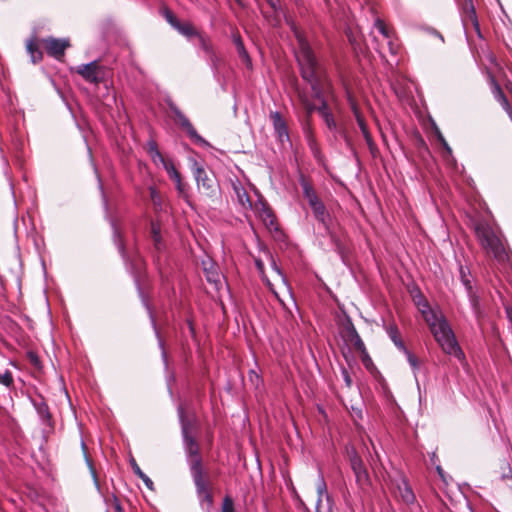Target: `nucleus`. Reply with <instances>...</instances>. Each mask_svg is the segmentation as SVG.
<instances>
[{"label":"nucleus","mask_w":512,"mask_h":512,"mask_svg":"<svg viewBox=\"0 0 512 512\" xmlns=\"http://www.w3.org/2000/svg\"><path fill=\"white\" fill-rule=\"evenodd\" d=\"M274 13L279 14L283 12L280 0H265Z\"/></svg>","instance_id":"37998d69"},{"label":"nucleus","mask_w":512,"mask_h":512,"mask_svg":"<svg viewBox=\"0 0 512 512\" xmlns=\"http://www.w3.org/2000/svg\"><path fill=\"white\" fill-rule=\"evenodd\" d=\"M345 339L348 341L357 352H364L365 344L358 334L355 326L349 322L345 327Z\"/></svg>","instance_id":"f3484780"},{"label":"nucleus","mask_w":512,"mask_h":512,"mask_svg":"<svg viewBox=\"0 0 512 512\" xmlns=\"http://www.w3.org/2000/svg\"><path fill=\"white\" fill-rule=\"evenodd\" d=\"M327 235L330 237L332 244L334 245L335 251L341 256L343 260L347 255V247L344 238L337 235L331 228V225L328 226V229H325Z\"/></svg>","instance_id":"aec40b11"},{"label":"nucleus","mask_w":512,"mask_h":512,"mask_svg":"<svg viewBox=\"0 0 512 512\" xmlns=\"http://www.w3.org/2000/svg\"><path fill=\"white\" fill-rule=\"evenodd\" d=\"M307 140H308L309 147L311 148L312 152L316 156L318 154V148H317V145H316V142H315L313 136L311 134H308Z\"/></svg>","instance_id":"09e8293b"},{"label":"nucleus","mask_w":512,"mask_h":512,"mask_svg":"<svg viewBox=\"0 0 512 512\" xmlns=\"http://www.w3.org/2000/svg\"><path fill=\"white\" fill-rule=\"evenodd\" d=\"M150 233H151V238H152V241H153L154 249L157 252H162L164 250V248H165V245H164V242L162 240L160 226L157 223H155V222H151Z\"/></svg>","instance_id":"4be33fe9"},{"label":"nucleus","mask_w":512,"mask_h":512,"mask_svg":"<svg viewBox=\"0 0 512 512\" xmlns=\"http://www.w3.org/2000/svg\"><path fill=\"white\" fill-rule=\"evenodd\" d=\"M402 352L406 355L407 360H408L409 364L411 365V367L413 369H418L417 357L413 353H411L406 347H405V350H402Z\"/></svg>","instance_id":"79ce46f5"},{"label":"nucleus","mask_w":512,"mask_h":512,"mask_svg":"<svg viewBox=\"0 0 512 512\" xmlns=\"http://www.w3.org/2000/svg\"><path fill=\"white\" fill-rule=\"evenodd\" d=\"M468 295H469L471 307H472L474 313L476 314V316L479 317L481 314L479 299L474 294L473 290L471 291V293H468Z\"/></svg>","instance_id":"c9c22d12"},{"label":"nucleus","mask_w":512,"mask_h":512,"mask_svg":"<svg viewBox=\"0 0 512 512\" xmlns=\"http://www.w3.org/2000/svg\"><path fill=\"white\" fill-rule=\"evenodd\" d=\"M164 169L166 170L169 178L175 182L176 190L178 191V194L186 199L188 197L187 190L188 186L187 184L182 182L181 174L176 169L174 163L172 160H169L168 163H165Z\"/></svg>","instance_id":"2eb2a0df"},{"label":"nucleus","mask_w":512,"mask_h":512,"mask_svg":"<svg viewBox=\"0 0 512 512\" xmlns=\"http://www.w3.org/2000/svg\"><path fill=\"white\" fill-rule=\"evenodd\" d=\"M404 487H399L401 497L406 503H413L415 500V495L411 489V487L408 485L406 481L403 482Z\"/></svg>","instance_id":"2f4dec72"},{"label":"nucleus","mask_w":512,"mask_h":512,"mask_svg":"<svg viewBox=\"0 0 512 512\" xmlns=\"http://www.w3.org/2000/svg\"><path fill=\"white\" fill-rule=\"evenodd\" d=\"M360 354V358H361V361L363 363V365L368 368L369 365L372 364V360L366 350V348L364 349V352H358Z\"/></svg>","instance_id":"49530a36"},{"label":"nucleus","mask_w":512,"mask_h":512,"mask_svg":"<svg viewBox=\"0 0 512 512\" xmlns=\"http://www.w3.org/2000/svg\"><path fill=\"white\" fill-rule=\"evenodd\" d=\"M163 16L166 19V21L174 28L175 25L179 22L178 18L174 15V13L168 9H163Z\"/></svg>","instance_id":"58836bf2"},{"label":"nucleus","mask_w":512,"mask_h":512,"mask_svg":"<svg viewBox=\"0 0 512 512\" xmlns=\"http://www.w3.org/2000/svg\"><path fill=\"white\" fill-rule=\"evenodd\" d=\"M206 57L208 58V60L211 63V65L215 69H217V63H218L219 59H218V56L216 55L215 51L212 50V53L211 54H207Z\"/></svg>","instance_id":"8fccbe9b"},{"label":"nucleus","mask_w":512,"mask_h":512,"mask_svg":"<svg viewBox=\"0 0 512 512\" xmlns=\"http://www.w3.org/2000/svg\"><path fill=\"white\" fill-rule=\"evenodd\" d=\"M192 172L198 188H202L206 195L214 196L218 188L215 174L212 171L206 170L196 161L193 163Z\"/></svg>","instance_id":"423d86ee"},{"label":"nucleus","mask_w":512,"mask_h":512,"mask_svg":"<svg viewBox=\"0 0 512 512\" xmlns=\"http://www.w3.org/2000/svg\"><path fill=\"white\" fill-rule=\"evenodd\" d=\"M196 37L198 39V45L204 51V53L206 55L211 54L212 50H214V49H213V46H212V43H211L209 37L200 32L198 33V35Z\"/></svg>","instance_id":"7c9ffc66"},{"label":"nucleus","mask_w":512,"mask_h":512,"mask_svg":"<svg viewBox=\"0 0 512 512\" xmlns=\"http://www.w3.org/2000/svg\"><path fill=\"white\" fill-rule=\"evenodd\" d=\"M197 495L209 506L213 504L212 486L207 472L196 471L192 476Z\"/></svg>","instance_id":"9d476101"},{"label":"nucleus","mask_w":512,"mask_h":512,"mask_svg":"<svg viewBox=\"0 0 512 512\" xmlns=\"http://www.w3.org/2000/svg\"><path fill=\"white\" fill-rule=\"evenodd\" d=\"M41 39L38 38L35 34L31 35L25 41L26 52L30 56V61L32 64L36 65L43 60V52L40 48Z\"/></svg>","instance_id":"4468645a"},{"label":"nucleus","mask_w":512,"mask_h":512,"mask_svg":"<svg viewBox=\"0 0 512 512\" xmlns=\"http://www.w3.org/2000/svg\"><path fill=\"white\" fill-rule=\"evenodd\" d=\"M303 103L305 104L308 114H311L314 110H316V107L313 104L307 102L306 100H303Z\"/></svg>","instance_id":"6e6d98bb"},{"label":"nucleus","mask_w":512,"mask_h":512,"mask_svg":"<svg viewBox=\"0 0 512 512\" xmlns=\"http://www.w3.org/2000/svg\"><path fill=\"white\" fill-rule=\"evenodd\" d=\"M150 315H152V313L150 312ZM151 318H153V316H151ZM152 322H153V326L155 327L156 326V323L154 321V319H152Z\"/></svg>","instance_id":"0e129e2a"},{"label":"nucleus","mask_w":512,"mask_h":512,"mask_svg":"<svg viewBox=\"0 0 512 512\" xmlns=\"http://www.w3.org/2000/svg\"><path fill=\"white\" fill-rule=\"evenodd\" d=\"M317 494H318V499H317V503H316V512H321V503H322L323 496L325 495L327 497V499H329V495L327 493V485L325 483L323 476L319 477V480L317 483Z\"/></svg>","instance_id":"bb28decb"},{"label":"nucleus","mask_w":512,"mask_h":512,"mask_svg":"<svg viewBox=\"0 0 512 512\" xmlns=\"http://www.w3.org/2000/svg\"><path fill=\"white\" fill-rule=\"evenodd\" d=\"M506 89H508L510 92H512V87L510 88L509 85H506Z\"/></svg>","instance_id":"69168bd1"},{"label":"nucleus","mask_w":512,"mask_h":512,"mask_svg":"<svg viewBox=\"0 0 512 512\" xmlns=\"http://www.w3.org/2000/svg\"><path fill=\"white\" fill-rule=\"evenodd\" d=\"M148 146V153L151 156L152 160L156 162H161L163 167L165 166V163H168L169 160H166L161 152L158 149L157 143L154 140H151L147 143Z\"/></svg>","instance_id":"a878e982"},{"label":"nucleus","mask_w":512,"mask_h":512,"mask_svg":"<svg viewBox=\"0 0 512 512\" xmlns=\"http://www.w3.org/2000/svg\"><path fill=\"white\" fill-rule=\"evenodd\" d=\"M0 383L7 388L13 387L14 379L10 370H5L4 373H0Z\"/></svg>","instance_id":"72a5a7b5"},{"label":"nucleus","mask_w":512,"mask_h":512,"mask_svg":"<svg viewBox=\"0 0 512 512\" xmlns=\"http://www.w3.org/2000/svg\"><path fill=\"white\" fill-rule=\"evenodd\" d=\"M221 512H235L234 502L230 496H225L221 506Z\"/></svg>","instance_id":"a19ab883"},{"label":"nucleus","mask_w":512,"mask_h":512,"mask_svg":"<svg viewBox=\"0 0 512 512\" xmlns=\"http://www.w3.org/2000/svg\"><path fill=\"white\" fill-rule=\"evenodd\" d=\"M41 44L46 53L57 60H61L64 57L66 49L71 45L69 39L52 36L42 38Z\"/></svg>","instance_id":"1a4fd4ad"},{"label":"nucleus","mask_w":512,"mask_h":512,"mask_svg":"<svg viewBox=\"0 0 512 512\" xmlns=\"http://www.w3.org/2000/svg\"><path fill=\"white\" fill-rule=\"evenodd\" d=\"M299 182L303 191V196L308 201L309 206H312L321 201L318 198L312 184L306 179L304 175H300Z\"/></svg>","instance_id":"6ab92c4d"},{"label":"nucleus","mask_w":512,"mask_h":512,"mask_svg":"<svg viewBox=\"0 0 512 512\" xmlns=\"http://www.w3.org/2000/svg\"><path fill=\"white\" fill-rule=\"evenodd\" d=\"M270 119L273 123L275 133L277 134V137L279 138V140L281 142H283L284 139L289 140L288 128H287L286 122L283 119L280 112H278V111L271 112Z\"/></svg>","instance_id":"dca6fc26"},{"label":"nucleus","mask_w":512,"mask_h":512,"mask_svg":"<svg viewBox=\"0 0 512 512\" xmlns=\"http://www.w3.org/2000/svg\"><path fill=\"white\" fill-rule=\"evenodd\" d=\"M174 29L187 38L196 37L199 33V31L190 22L179 21L177 25H175Z\"/></svg>","instance_id":"5701e85b"},{"label":"nucleus","mask_w":512,"mask_h":512,"mask_svg":"<svg viewBox=\"0 0 512 512\" xmlns=\"http://www.w3.org/2000/svg\"><path fill=\"white\" fill-rule=\"evenodd\" d=\"M234 43H235V46H236V49H237L239 57L247 65H250L251 64V59H250V57L248 55V52L246 51V49L244 47V43H243L242 39L240 38V36H235L234 37Z\"/></svg>","instance_id":"c756f323"},{"label":"nucleus","mask_w":512,"mask_h":512,"mask_svg":"<svg viewBox=\"0 0 512 512\" xmlns=\"http://www.w3.org/2000/svg\"><path fill=\"white\" fill-rule=\"evenodd\" d=\"M388 47H389V51L392 55H396L398 53V50H399V47H398V44H396L392 37L390 39H388Z\"/></svg>","instance_id":"3c124183"},{"label":"nucleus","mask_w":512,"mask_h":512,"mask_svg":"<svg viewBox=\"0 0 512 512\" xmlns=\"http://www.w3.org/2000/svg\"><path fill=\"white\" fill-rule=\"evenodd\" d=\"M159 346L162 349V356H163V358H166V352L164 350V343H163V341L160 338H159Z\"/></svg>","instance_id":"bf43d9fd"},{"label":"nucleus","mask_w":512,"mask_h":512,"mask_svg":"<svg viewBox=\"0 0 512 512\" xmlns=\"http://www.w3.org/2000/svg\"><path fill=\"white\" fill-rule=\"evenodd\" d=\"M102 68L98 61H92L88 64L79 65L76 68V73L79 74L85 81L93 84H99L102 81L100 76Z\"/></svg>","instance_id":"9b49d317"},{"label":"nucleus","mask_w":512,"mask_h":512,"mask_svg":"<svg viewBox=\"0 0 512 512\" xmlns=\"http://www.w3.org/2000/svg\"><path fill=\"white\" fill-rule=\"evenodd\" d=\"M180 418L182 422V434L185 443L186 453L189 457V467L191 475L194 476L195 470L206 472L203 467L202 458L200 456L199 445L195 438L189 435L187 424L184 421V415L181 411Z\"/></svg>","instance_id":"39448f33"},{"label":"nucleus","mask_w":512,"mask_h":512,"mask_svg":"<svg viewBox=\"0 0 512 512\" xmlns=\"http://www.w3.org/2000/svg\"><path fill=\"white\" fill-rule=\"evenodd\" d=\"M115 509H116V512H122V507L119 503V501L117 499H115Z\"/></svg>","instance_id":"052dcab7"},{"label":"nucleus","mask_w":512,"mask_h":512,"mask_svg":"<svg viewBox=\"0 0 512 512\" xmlns=\"http://www.w3.org/2000/svg\"><path fill=\"white\" fill-rule=\"evenodd\" d=\"M474 231L481 247L488 254H492L497 262H509V250L505 247L502 240L497 236L493 228L488 223L484 221L475 223Z\"/></svg>","instance_id":"7ed1b4c3"},{"label":"nucleus","mask_w":512,"mask_h":512,"mask_svg":"<svg viewBox=\"0 0 512 512\" xmlns=\"http://www.w3.org/2000/svg\"><path fill=\"white\" fill-rule=\"evenodd\" d=\"M81 446H82L83 449L86 448V445H85L84 441H81Z\"/></svg>","instance_id":"e2e57ef3"},{"label":"nucleus","mask_w":512,"mask_h":512,"mask_svg":"<svg viewBox=\"0 0 512 512\" xmlns=\"http://www.w3.org/2000/svg\"><path fill=\"white\" fill-rule=\"evenodd\" d=\"M322 118L324 119L327 127L330 130H333V129L336 128V122H335L333 114L331 112L330 113H325V115L322 116Z\"/></svg>","instance_id":"c03bdc74"},{"label":"nucleus","mask_w":512,"mask_h":512,"mask_svg":"<svg viewBox=\"0 0 512 512\" xmlns=\"http://www.w3.org/2000/svg\"><path fill=\"white\" fill-rule=\"evenodd\" d=\"M459 272H460V279H461L462 284L466 288L467 292L471 293V291L473 290V287H472V280H471L472 277H471L469 268L461 265L459 268Z\"/></svg>","instance_id":"cd10ccee"},{"label":"nucleus","mask_w":512,"mask_h":512,"mask_svg":"<svg viewBox=\"0 0 512 512\" xmlns=\"http://www.w3.org/2000/svg\"><path fill=\"white\" fill-rule=\"evenodd\" d=\"M375 27L378 31L387 39L392 37L390 30L386 27L385 23L381 19L375 21Z\"/></svg>","instance_id":"4c0bfd02"},{"label":"nucleus","mask_w":512,"mask_h":512,"mask_svg":"<svg viewBox=\"0 0 512 512\" xmlns=\"http://www.w3.org/2000/svg\"><path fill=\"white\" fill-rule=\"evenodd\" d=\"M131 465L133 472L144 482L146 487L150 490H154L153 481L141 470V468L138 466L134 459L132 460Z\"/></svg>","instance_id":"c85d7f7f"},{"label":"nucleus","mask_w":512,"mask_h":512,"mask_svg":"<svg viewBox=\"0 0 512 512\" xmlns=\"http://www.w3.org/2000/svg\"><path fill=\"white\" fill-rule=\"evenodd\" d=\"M342 375H343V379H344L346 386L348 388H350L352 385V378H351L349 372L347 371V369H345V368L342 369Z\"/></svg>","instance_id":"603ef678"},{"label":"nucleus","mask_w":512,"mask_h":512,"mask_svg":"<svg viewBox=\"0 0 512 512\" xmlns=\"http://www.w3.org/2000/svg\"><path fill=\"white\" fill-rule=\"evenodd\" d=\"M205 272L209 282L217 283L219 281V273L217 272L214 265H211L209 269L205 268Z\"/></svg>","instance_id":"ea45409f"},{"label":"nucleus","mask_w":512,"mask_h":512,"mask_svg":"<svg viewBox=\"0 0 512 512\" xmlns=\"http://www.w3.org/2000/svg\"><path fill=\"white\" fill-rule=\"evenodd\" d=\"M354 113L358 126L368 146L369 152L373 158H376L379 155V149L372 138V135L367 127V124L362 115L358 112V110L355 109Z\"/></svg>","instance_id":"ddd939ff"},{"label":"nucleus","mask_w":512,"mask_h":512,"mask_svg":"<svg viewBox=\"0 0 512 512\" xmlns=\"http://www.w3.org/2000/svg\"><path fill=\"white\" fill-rule=\"evenodd\" d=\"M234 191L237 195L238 201L245 205L246 202L250 203L249 196L246 192V190L241 186H234Z\"/></svg>","instance_id":"f704fd0d"},{"label":"nucleus","mask_w":512,"mask_h":512,"mask_svg":"<svg viewBox=\"0 0 512 512\" xmlns=\"http://www.w3.org/2000/svg\"><path fill=\"white\" fill-rule=\"evenodd\" d=\"M488 82L491 88V93L493 94L496 101L500 103L502 108L507 112V114L512 118V108L511 105L504 94L500 84L495 79L492 73H488Z\"/></svg>","instance_id":"f8f14e48"},{"label":"nucleus","mask_w":512,"mask_h":512,"mask_svg":"<svg viewBox=\"0 0 512 512\" xmlns=\"http://www.w3.org/2000/svg\"><path fill=\"white\" fill-rule=\"evenodd\" d=\"M310 208L312 209L315 219L323 225L324 229H328V226H330L331 217L324 203L320 201L310 206Z\"/></svg>","instance_id":"a211bd4d"},{"label":"nucleus","mask_w":512,"mask_h":512,"mask_svg":"<svg viewBox=\"0 0 512 512\" xmlns=\"http://www.w3.org/2000/svg\"><path fill=\"white\" fill-rule=\"evenodd\" d=\"M386 331H387V334L389 335L390 339L392 340V342L395 344V346L400 351L405 350L406 346L401 339V335H400V332H399V329L397 328V326L395 324L389 325L386 328Z\"/></svg>","instance_id":"393cba45"},{"label":"nucleus","mask_w":512,"mask_h":512,"mask_svg":"<svg viewBox=\"0 0 512 512\" xmlns=\"http://www.w3.org/2000/svg\"><path fill=\"white\" fill-rule=\"evenodd\" d=\"M463 22L465 25L470 22L477 30H479V23L472 0H464Z\"/></svg>","instance_id":"412c9836"},{"label":"nucleus","mask_w":512,"mask_h":512,"mask_svg":"<svg viewBox=\"0 0 512 512\" xmlns=\"http://www.w3.org/2000/svg\"><path fill=\"white\" fill-rule=\"evenodd\" d=\"M504 465H505V469H507V472H504L502 474V478L503 479H510V478H512V472H511V468H510L509 464L508 463H504Z\"/></svg>","instance_id":"864d4df0"},{"label":"nucleus","mask_w":512,"mask_h":512,"mask_svg":"<svg viewBox=\"0 0 512 512\" xmlns=\"http://www.w3.org/2000/svg\"><path fill=\"white\" fill-rule=\"evenodd\" d=\"M342 136L344 138V141H345V144H346L347 148L353 153V155H356L357 154L356 148H355V146L353 144V141H352L351 137L348 136L345 131L342 133Z\"/></svg>","instance_id":"a18cd8bd"},{"label":"nucleus","mask_w":512,"mask_h":512,"mask_svg":"<svg viewBox=\"0 0 512 512\" xmlns=\"http://www.w3.org/2000/svg\"><path fill=\"white\" fill-rule=\"evenodd\" d=\"M169 108L174 115L175 122L187 133L192 142L203 147L209 146V143L198 134L190 120L175 104L170 103Z\"/></svg>","instance_id":"0eeeda50"},{"label":"nucleus","mask_w":512,"mask_h":512,"mask_svg":"<svg viewBox=\"0 0 512 512\" xmlns=\"http://www.w3.org/2000/svg\"><path fill=\"white\" fill-rule=\"evenodd\" d=\"M316 110L321 115V117L324 116L325 113H330L331 112L329 110V108H328V104H327V101L325 99H322L321 105L319 107H317Z\"/></svg>","instance_id":"de8ad7c7"},{"label":"nucleus","mask_w":512,"mask_h":512,"mask_svg":"<svg viewBox=\"0 0 512 512\" xmlns=\"http://www.w3.org/2000/svg\"><path fill=\"white\" fill-rule=\"evenodd\" d=\"M505 312H506L507 319L511 325L512 324V308L506 307Z\"/></svg>","instance_id":"13d9d810"},{"label":"nucleus","mask_w":512,"mask_h":512,"mask_svg":"<svg viewBox=\"0 0 512 512\" xmlns=\"http://www.w3.org/2000/svg\"><path fill=\"white\" fill-rule=\"evenodd\" d=\"M149 192H150V198H151L154 206L156 208H161L162 200H161V196H160L159 192L156 190L155 187H152V186L149 188Z\"/></svg>","instance_id":"e433bc0d"},{"label":"nucleus","mask_w":512,"mask_h":512,"mask_svg":"<svg viewBox=\"0 0 512 512\" xmlns=\"http://www.w3.org/2000/svg\"><path fill=\"white\" fill-rule=\"evenodd\" d=\"M298 41L299 50L296 54L300 67V74L303 80L310 84L313 96L320 102L324 99L322 80L317 72L318 63L308 41L297 30L294 24L291 25Z\"/></svg>","instance_id":"f257e3e1"},{"label":"nucleus","mask_w":512,"mask_h":512,"mask_svg":"<svg viewBox=\"0 0 512 512\" xmlns=\"http://www.w3.org/2000/svg\"><path fill=\"white\" fill-rule=\"evenodd\" d=\"M256 265L259 269H262L263 264L260 261H256Z\"/></svg>","instance_id":"680f3d73"},{"label":"nucleus","mask_w":512,"mask_h":512,"mask_svg":"<svg viewBox=\"0 0 512 512\" xmlns=\"http://www.w3.org/2000/svg\"><path fill=\"white\" fill-rule=\"evenodd\" d=\"M35 407H36L38 414L40 415V417L43 420H45V421L50 420L51 414L49 412V407L44 401H41V402L35 404Z\"/></svg>","instance_id":"473e14b6"},{"label":"nucleus","mask_w":512,"mask_h":512,"mask_svg":"<svg viewBox=\"0 0 512 512\" xmlns=\"http://www.w3.org/2000/svg\"><path fill=\"white\" fill-rule=\"evenodd\" d=\"M260 217L267 227L270 229H277L276 217L270 207L263 205L260 211Z\"/></svg>","instance_id":"b1692460"},{"label":"nucleus","mask_w":512,"mask_h":512,"mask_svg":"<svg viewBox=\"0 0 512 512\" xmlns=\"http://www.w3.org/2000/svg\"><path fill=\"white\" fill-rule=\"evenodd\" d=\"M112 226L113 241L117 246V249L125 264L127 265L130 273L133 275L137 288L141 290V285L146 279L145 261L138 253H135L133 256L128 254L122 232L115 223H113Z\"/></svg>","instance_id":"20e7f679"},{"label":"nucleus","mask_w":512,"mask_h":512,"mask_svg":"<svg viewBox=\"0 0 512 512\" xmlns=\"http://www.w3.org/2000/svg\"><path fill=\"white\" fill-rule=\"evenodd\" d=\"M349 460L350 466L355 475L357 485L362 490H365L370 486V477L361 457L357 454L356 451L352 450L349 453Z\"/></svg>","instance_id":"6e6552de"},{"label":"nucleus","mask_w":512,"mask_h":512,"mask_svg":"<svg viewBox=\"0 0 512 512\" xmlns=\"http://www.w3.org/2000/svg\"><path fill=\"white\" fill-rule=\"evenodd\" d=\"M423 307L424 308L421 309L423 317L443 352L462 361L465 358L464 353L458 345L448 323L444 319L439 318L437 314L430 309L428 303H425Z\"/></svg>","instance_id":"f03ea898"},{"label":"nucleus","mask_w":512,"mask_h":512,"mask_svg":"<svg viewBox=\"0 0 512 512\" xmlns=\"http://www.w3.org/2000/svg\"><path fill=\"white\" fill-rule=\"evenodd\" d=\"M29 359H30V362L35 365V366H38L40 361H39V358L37 357L36 354L34 353H29Z\"/></svg>","instance_id":"5fc2aeb1"},{"label":"nucleus","mask_w":512,"mask_h":512,"mask_svg":"<svg viewBox=\"0 0 512 512\" xmlns=\"http://www.w3.org/2000/svg\"><path fill=\"white\" fill-rule=\"evenodd\" d=\"M438 139L441 142V144L443 145V147L445 148V150H447V152L451 153V148L449 147V145L446 142V140L444 139V137L442 135H439Z\"/></svg>","instance_id":"4d7b16f0"}]
</instances>
